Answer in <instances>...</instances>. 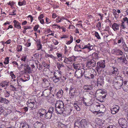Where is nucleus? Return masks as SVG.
<instances>
[{
	"label": "nucleus",
	"instance_id": "f257e3e1",
	"mask_svg": "<svg viewBox=\"0 0 128 128\" xmlns=\"http://www.w3.org/2000/svg\"><path fill=\"white\" fill-rule=\"evenodd\" d=\"M78 46V48L80 49H84L85 48H87L90 50H92L93 49V46L91 45L90 43H88L87 45L84 46V47H83V46H82L83 47V48H80V45H78L77 44H76L74 48V50L75 51L78 52L82 51V50H80V49H79L78 50L76 48H77V47Z\"/></svg>",
	"mask_w": 128,
	"mask_h": 128
},
{
	"label": "nucleus",
	"instance_id": "f03ea898",
	"mask_svg": "<svg viewBox=\"0 0 128 128\" xmlns=\"http://www.w3.org/2000/svg\"><path fill=\"white\" fill-rule=\"evenodd\" d=\"M97 64V66L96 69L98 72H100L102 68H104L105 67V62L104 60L98 62Z\"/></svg>",
	"mask_w": 128,
	"mask_h": 128
},
{
	"label": "nucleus",
	"instance_id": "7ed1b4c3",
	"mask_svg": "<svg viewBox=\"0 0 128 128\" xmlns=\"http://www.w3.org/2000/svg\"><path fill=\"white\" fill-rule=\"evenodd\" d=\"M118 123L120 126L123 128H126L128 126V122L124 118H120L118 120Z\"/></svg>",
	"mask_w": 128,
	"mask_h": 128
},
{
	"label": "nucleus",
	"instance_id": "20e7f679",
	"mask_svg": "<svg viewBox=\"0 0 128 128\" xmlns=\"http://www.w3.org/2000/svg\"><path fill=\"white\" fill-rule=\"evenodd\" d=\"M123 80L120 78V80L117 81V82H115L114 83V86L115 88L117 90L120 88L123 85Z\"/></svg>",
	"mask_w": 128,
	"mask_h": 128
},
{
	"label": "nucleus",
	"instance_id": "39448f33",
	"mask_svg": "<svg viewBox=\"0 0 128 128\" xmlns=\"http://www.w3.org/2000/svg\"><path fill=\"white\" fill-rule=\"evenodd\" d=\"M96 64V62L93 59L88 60L86 64V66L87 68L94 67Z\"/></svg>",
	"mask_w": 128,
	"mask_h": 128
},
{
	"label": "nucleus",
	"instance_id": "423d86ee",
	"mask_svg": "<svg viewBox=\"0 0 128 128\" xmlns=\"http://www.w3.org/2000/svg\"><path fill=\"white\" fill-rule=\"evenodd\" d=\"M96 106L98 108H100L98 112L100 113H103L106 110V108L104 105L102 104H98L96 105Z\"/></svg>",
	"mask_w": 128,
	"mask_h": 128
},
{
	"label": "nucleus",
	"instance_id": "0eeeda50",
	"mask_svg": "<svg viewBox=\"0 0 128 128\" xmlns=\"http://www.w3.org/2000/svg\"><path fill=\"white\" fill-rule=\"evenodd\" d=\"M119 109V106H118L116 105L114 107L111 108L110 110L112 114H115L118 111Z\"/></svg>",
	"mask_w": 128,
	"mask_h": 128
},
{
	"label": "nucleus",
	"instance_id": "6e6552de",
	"mask_svg": "<svg viewBox=\"0 0 128 128\" xmlns=\"http://www.w3.org/2000/svg\"><path fill=\"white\" fill-rule=\"evenodd\" d=\"M84 74V73L82 72L81 70H76L75 73V76L78 78H81Z\"/></svg>",
	"mask_w": 128,
	"mask_h": 128
},
{
	"label": "nucleus",
	"instance_id": "1a4fd4ad",
	"mask_svg": "<svg viewBox=\"0 0 128 128\" xmlns=\"http://www.w3.org/2000/svg\"><path fill=\"white\" fill-rule=\"evenodd\" d=\"M55 107H57V108H64V104L62 100H59L56 102L55 104Z\"/></svg>",
	"mask_w": 128,
	"mask_h": 128
},
{
	"label": "nucleus",
	"instance_id": "9d476101",
	"mask_svg": "<svg viewBox=\"0 0 128 128\" xmlns=\"http://www.w3.org/2000/svg\"><path fill=\"white\" fill-rule=\"evenodd\" d=\"M46 112V110L45 109H41L38 112V114L39 115L40 118L42 117L43 116H45Z\"/></svg>",
	"mask_w": 128,
	"mask_h": 128
},
{
	"label": "nucleus",
	"instance_id": "9b49d317",
	"mask_svg": "<svg viewBox=\"0 0 128 128\" xmlns=\"http://www.w3.org/2000/svg\"><path fill=\"white\" fill-rule=\"evenodd\" d=\"M97 80L98 81L96 85L98 87L101 86L104 84V82L103 79L101 77H99L98 78Z\"/></svg>",
	"mask_w": 128,
	"mask_h": 128
},
{
	"label": "nucleus",
	"instance_id": "f8f14e48",
	"mask_svg": "<svg viewBox=\"0 0 128 128\" xmlns=\"http://www.w3.org/2000/svg\"><path fill=\"white\" fill-rule=\"evenodd\" d=\"M124 85L122 87L123 90L125 92L128 91V81L125 80L123 82Z\"/></svg>",
	"mask_w": 128,
	"mask_h": 128
},
{
	"label": "nucleus",
	"instance_id": "ddd939ff",
	"mask_svg": "<svg viewBox=\"0 0 128 128\" xmlns=\"http://www.w3.org/2000/svg\"><path fill=\"white\" fill-rule=\"evenodd\" d=\"M55 109L56 112L58 114H62L64 111V108H57V107H55Z\"/></svg>",
	"mask_w": 128,
	"mask_h": 128
},
{
	"label": "nucleus",
	"instance_id": "4468645a",
	"mask_svg": "<svg viewBox=\"0 0 128 128\" xmlns=\"http://www.w3.org/2000/svg\"><path fill=\"white\" fill-rule=\"evenodd\" d=\"M72 110V109L71 108L70 106H68L66 107V108H64V111L66 112L64 114H65L66 115H70Z\"/></svg>",
	"mask_w": 128,
	"mask_h": 128
},
{
	"label": "nucleus",
	"instance_id": "2eb2a0df",
	"mask_svg": "<svg viewBox=\"0 0 128 128\" xmlns=\"http://www.w3.org/2000/svg\"><path fill=\"white\" fill-rule=\"evenodd\" d=\"M50 94V91L48 89H46L43 92L41 96H44V97H48Z\"/></svg>",
	"mask_w": 128,
	"mask_h": 128
},
{
	"label": "nucleus",
	"instance_id": "dca6fc26",
	"mask_svg": "<svg viewBox=\"0 0 128 128\" xmlns=\"http://www.w3.org/2000/svg\"><path fill=\"white\" fill-rule=\"evenodd\" d=\"M112 68L113 69V70L111 73V74L112 73V74H114L116 76H118L119 74L118 69L114 66H112Z\"/></svg>",
	"mask_w": 128,
	"mask_h": 128
},
{
	"label": "nucleus",
	"instance_id": "f3484780",
	"mask_svg": "<svg viewBox=\"0 0 128 128\" xmlns=\"http://www.w3.org/2000/svg\"><path fill=\"white\" fill-rule=\"evenodd\" d=\"M27 104L28 106L29 107L31 108H35L34 106H36V104L35 102H31L30 101H28Z\"/></svg>",
	"mask_w": 128,
	"mask_h": 128
},
{
	"label": "nucleus",
	"instance_id": "a211bd4d",
	"mask_svg": "<svg viewBox=\"0 0 128 128\" xmlns=\"http://www.w3.org/2000/svg\"><path fill=\"white\" fill-rule=\"evenodd\" d=\"M75 128H82L80 123V121L78 120H76L74 124Z\"/></svg>",
	"mask_w": 128,
	"mask_h": 128
},
{
	"label": "nucleus",
	"instance_id": "6ab92c4d",
	"mask_svg": "<svg viewBox=\"0 0 128 128\" xmlns=\"http://www.w3.org/2000/svg\"><path fill=\"white\" fill-rule=\"evenodd\" d=\"M119 25L116 23H114L112 26V28L114 31H116L119 30Z\"/></svg>",
	"mask_w": 128,
	"mask_h": 128
},
{
	"label": "nucleus",
	"instance_id": "aec40b11",
	"mask_svg": "<svg viewBox=\"0 0 128 128\" xmlns=\"http://www.w3.org/2000/svg\"><path fill=\"white\" fill-rule=\"evenodd\" d=\"M80 123L82 128H84L87 125V121L84 119H82L80 121Z\"/></svg>",
	"mask_w": 128,
	"mask_h": 128
},
{
	"label": "nucleus",
	"instance_id": "412c9836",
	"mask_svg": "<svg viewBox=\"0 0 128 128\" xmlns=\"http://www.w3.org/2000/svg\"><path fill=\"white\" fill-rule=\"evenodd\" d=\"M0 102L1 103H4L6 104H8L9 101L8 100L6 99L5 98H3L2 97H0Z\"/></svg>",
	"mask_w": 128,
	"mask_h": 128
},
{
	"label": "nucleus",
	"instance_id": "4be33fe9",
	"mask_svg": "<svg viewBox=\"0 0 128 128\" xmlns=\"http://www.w3.org/2000/svg\"><path fill=\"white\" fill-rule=\"evenodd\" d=\"M63 91L61 90H59V92L57 93L56 96L59 98H60L63 95Z\"/></svg>",
	"mask_w": 128,
	"mask_h": 128
},
{
	"label": "nucleus",
	"instance_id": "5701e85b",
	"mask_svg": "<svg viewBox=\"0 0 128 128\" xmlns=\"http://www.w3.org/2000/svg\"><path fill=\"white\" fill-rule=\"evenodd\" d=\"M72 66L75 69L80 70V68L81 66L80 64L74 63L73 64Z\"/></svg>",
	"mask_w": 128,
	"mask_h": 128
},
{
	"label": "nucleus",
	"instance_id": "b1692460",
	"mask_svg": "<svg viewBox=\"0 0 128 128\" xmlns=\"http://www.w3.org/2000/svg\"><path fill=\"white\" fill-rule=\"evenodd\" d=\"M52 116V114L49 112H46V114L45 117L47 119H50L51 118Z\"/></svg>",
	"mask_w": 128,
	"mask_h": 128
},
{
	"label": "nucleus",
	"instance_id": "393cba45",
	"mask_svg": "<svg viewBox=\"0 0 128 128\" xmlns=\"http://www.w3.org/2000/svg\"><path fill=\"white\" fill-rule=\"evenodd\" d=\"M83 88L85 90H92L93 88L92 86L88 85L84 86Z\"/></svg>",
	"mask_w": 128,
	"mask_h": 128
},
{
	"label": "nucleus",
	"instance_id": "a878e982",
	"mask_svg": "<svg viewBox=\"0 0 128 128\" xmlns=\"http://www.w3.org/2000/svg\"><path fill=\"white\" fill-rule=\"evenodd\" d=\"M29 126L26 123H22L20 124V128H29Z\"/></svg>",
	"mask_w": 128,
	"mask_h": 128
},
{
	"label": "nucleus",
	"instance_id": "bb28decb",
	"mask_svg": "<svg viewBox=\"0 0 128 128\" xmlns=\"http://www.w3.org/2000/svg\"><path fill=\"white\" fill-rule=\"evenodd\" d=\"M0 85L2 87L7 86L8 82L6 81L2 82L0 83Z\"/></svg>",
	"mask_w": 128,
	"mask_h": 128
},
{
	"label": "nucleus",
	"instance_id": "cd10ccee",
	"mask_svg": "<svg viewBox=\"0 0 128 128\" xmlns=\"http://www.w3.org/2000/svg\"><path fill=\"white\" fill-rule=\"evenodd\" d=\"M84 76L86 78H90V74L89 72L84 71Z\"/></svg>",
	"mask_w": 128,
	"mask_h": 128
},
{
	"label": "nucleus",
	"instance_id": "c85d7f7f",
	"mask_svg": "<svg viewBox=\"0 0 128 128\" xmlns=\"http://www.w3.org/2000/svg\"><path fill=\"white\" fill-rule=\"evenodd\" d=\"M36 126L39 128H42L43 126V124L40 122H37L36 123Z\"/></svg>",
	"mask_w": 128,
	"mask_h": 128
},
{
	"label": "nucleus",
	"instance_id": "c756f323",
	"mask_svg": "<svg viewBox=\"0 0 128 128\" xmlns=\"http://www.w3.org/2000/svg\"><path fill=\"white\" fill-rule=\"evenodd\" d=\"M20 24L18 22H16L14 24V27L18 29L20 28L21 27L20 25Z\"/></svg>",
	"mask_w": 128,
	"mask_h": 128
},
{
	"label": "nucleus",
	"instance_id": "7c9ffc66",
	"mask_svg": "<svg viewBox=\"0 0 128 128\" xmlns=\"http://www.w3.org/2000/svg\"><path fill=\"white\" fill-rule=\"evenodd\" d=\"M116 54L122 56L124 55L123 52L120 50H118L117 51Z\"/></svg>",
	"mask_w": 128,
	"mask_h": 128
},
{
	"label": "nucleus",
	"instance_id": "2f4dec72",
	"mask_svg": "<svg viewBox=\"0 0 128 128\" xmlns=\"http://www.w3.org/2000/svg\"><path fill=\"white\" fill-rule=\"evenodd\" d=\"M42 80L45 84H46V86H48V85L49 84L48 80L45 78L42 79Z\"/></svg>",
	"mask_w": 128,
	"mask_h": 128
},
{
	"label": "nucleus",
	"instance_id": "473e14b6",
	"mask_svg": "<svg viewBox=\"0 0 128 128\" xmlns=\"http://www.w3.org/2000/svg\"><path fill=\"white\" fill-rule=\"evenodd\" d=\"M17 82L18 83V86H20V85L19 84V82H20V80H22V82H26V81H27V80H23L22 78H21L19 80L18 78L17 79Z\"/></svg>",
	"mask_w": 128,
	"mask_h": 128
},
{
	"label": "nucleus",
	"instance_id": "72a5a7b5",
	"mask_svg": "<svg viewBox=\"0 0 128 128\" xmlns=\"http://www.w3.org/2000/svg\"><path fill=\"white\" fill-rule=\"evenodd\" d=\"M48 112H50L52 114L54 112V108L52 107H50Z\"/></svg>",
	"mask_w": 128,
	"mask_h": 128
},
{
	"label": "nucleus",
	"instance_id": "f704fd0d",
	"mask_svg": "<svg viewBox=\"0 0 128 128\" xmlns=\"http://www.w3.org/2000/svg\"><path fill=\"white\" fill-rule=\"evenodd\" d=\"M59 78H57L56 77V76L55 77H53V81L54 82H58L59 80Z\"/></svg>",
	"mask_w": 128,
	"mask_h": 128
},
{
	"label": "nucleus",
	"instance_id": "c9c22d12",
	"mask_svg": "<svg viewBox=\"0 0 128 128\" xmlns=\"http://www.w3.org/2000/svg\"><path fill=\"white\" fill-rule=\"evenodd\" d=\"M56 55L58 56V58H59V59L60 60H62V54L60 53H56Z\"/></svg>",
	"mask_w": 128,
	"mask_h": 128
},
{
	"label": "nucleus",
	"instance_id": "e433bc0d",
	"mask_svg": "<svg viewBox=\"0 0 128 128\" xmlns=\"http://www.w3.org/2000/svg\"><path fill=\"white\" fill-rule=\"evenodd\" d=\"M22 50V46L21 45H18L16 49V50L18 52L21 51Z\"/></svg>",
	"mask_w": 128,
	"mask_h": 128
},
{
	"label": "nucleus",
	"instance_id": "4c0bfd02",
	"mask_svg": "<svg viewBox=\"0 0 128 128\" xmlns=\"http://www.w3.org/2000/svg\"><path fill=\"white\" fill-rule=\"evenodd\" d=\"M70 40L67 42V43H66L67 44H69L72 42L73 40V38L72 36H71L70 37Z\"/></svg>",
	"mask_w": 128,
	"mask_h": 128
},
{
	"label": "nucleus",
	"instance_id": "58836bf2",
	"mask_svg": "<svg viewBox=\"0 0 128 128\" xmlns=\"http://www.w3.org/2000/svg\"><path fill=\"white\" fill-rule=\"evenodd\" d=\"M95 36L98 39H100V37L98 33L97 32H95Z\"/></svg>",
	"mask_w": 128,
	"mask_h": 128
},
{
	"label": "nucleus",
	"instance_id": "ea45409f",
	"mask_svg": "<svg viewBox=\"0 0 128 128\" xmlns=\"http://www.w3.org/2000/svg\"><path fill=\"white\" fill-rule=\"evenodd\" d=\"M9 58L8 57H6L5 58V60L4 62V63L5 64H8L9 63Z\"/></svg>",
	"mask_w": 128,
	"mask_h": 128
},
{
	"label": "nucleus",
	"instance_id": "a19ab883",
	"mask_svg": "<svg viewBox=\"0 0 128 128\" xmlns=\"http://www.w3.org/2000/svg\"><path fill=\"white\" fill-rule=\"evenodd\" d=\"M124 74H127L128 75V68H125V71H124Z\"/></svg>",
	"mask_w": 128,
	"mask_h": 128
},
{
	"label": "nucleus",
	"instance_id": "79ce46f5",
	"mask_svg": "<svg viewBox=\"0 0 128 128\" xmlns=\"http://www.w3.org/2000/svg\"><path fill=\"white\" fill-rule=\"evenodd\" d=\"M30 68L28 66H27L26 69V71L28 73H30Z\"/></svg>",
	"mask_w": 128,
	"mask_h": 128
},
{
	"label": "nucleus",
	"instance_id": "37998d69",
	"mask_svg": "<svg viewBox=\"0 0 128 128\" xmlns=\"http://www.w3.org/2000/svg\"><path fill=\"white\" fill-rule=\"evenodd\" d=\"M70 62L68 60V59L67 58H64V63H66V64H68Z\"/></svg>",
	"mask_w": 128,
	"mask_h": 128
},
{
	"label": "nucleus",
	"instance_id": "c03bdc74",
	"mask_svg": "<svg viewBox=\"0 0 128 128\" xmlns=\"http://www.w3.org/2000/svg\"><path fill=\"white\" fill-rule=\"evenodd\" d=\"M16 10H13V12H10L9 14L10 15L14 16L16 14L15 13Z\"/></svg>",
	"mask_w": 128,
	"mask_h": 128
},
{
	"label": "nucleus",
	"instance_id": "a18cd8bd",
	"mask_svg": "<svg viewBox=\"0 0 128 128\" xmlns=\"http://www.w3.org/2000/svg\"><path fill=\"white\" fill-rule=\"evenodd\" d=\"M4 112L3 108L2 107H1L0 106V115L3 113Z\"/></svg>",
	"mask_w": 128,
	"mask_h": 128
},
{
	"label": "nucleus",
	"instance_id": "49530a36",
	"mask_svg": "<svg viewBox=\"0 0 128 128\" xmlns=\"http://www.w3.org/2000/svg\"><path fill=\"white\" fill-rule=\"evenodd\" d=\"M57 26V28H59L60 29V27L59 26H58L57 24H53L52 25V27L54 28H54V26Z\"/></svg>",
	"mask_w": 128,
	"mask_h": 128
},
{
	"label": "nucleus",
	"instance_id": "de8ad7c7",
	"mask_svg": "<svg viewBox=\"0 0 128 128\" xmlns=\"http://www.w3.org/2000/svg\"><path fill=\"white\" fill-rule=\"evenodd\" d=\"M32 27L30 26H25L24 28V29L25 30H27L28 29H30Z\"/></svg>",
	"mask_w": 128,
	"mask_h": 128
},
{
	"label": "nucleus",
	"instance_id": "09e8293b",
	"mask_svg": "<svg viewBox=\"0 0 128 128\" xmlns=\"http://www.w3.org/2000/svg\"><path fill=\"white\" fill-rule=\"evenodd\" d=\"M47 56L48 57H50L53 59H54L55 58L52 54H48Z\"/></svg>",
	"mask_w": 128,
	"mask_h": 128
},
{
	"label": "nucleus",
	"instance_id": "8fccbe9b",
	"mask_svg": "<svg viewBox=\"0 0 128 128\" xmlns=\"http://www.w3.org/2000/svg\"><path fill=\"white\" fill-rule=\"evenodd\" d=\"M128 18L126 17H125L124 18H123V20L122 21V23L121 24H124V23L125 22H127V21H125V20H126V18Z\"/></svg>",
	"mask_w": 128,
	"mask_h": 128
},
{
	"label": "nucleus",
	"instance_id": "3c124183",
	"mask_svg": "<svg viewBox=\"0 0 128 128\" xmlns=\"http://www.w3.org/2000/svg\"><path fill=\"white\" fill-rule=\"evenodd\" d=\"M44 16L43 14H41L40 15V16L38 17V19L39 20H40V19H42L43 18Z\"/></svg>",
	"mask_w": 128,
	"mask_h": 128
},
{
	"label": "nucleus",
	"instance_id": "603ef678",
	"mask_svg": "<svg viewBox=\"0 0 128 128\" xmlns=\"http://www.w3.org/2000/svg\"><path fill=\"white\" fill-rule=\"evenodd\" d=\"M46 22L47 24H49L51 22L50 20L48 19L47 18H46Z\"/></svg>",
	"mask_w": 128,
	"mask_h": 128
},
{
	"label": "nucleus",
	"instance_id": "864d4df0",
	"mask_svg": "<svg viewBox=\"0 0 128 128\" xmlns=\"http://www.w3.org/2000/svg\"><path fill=\"white\" fill-rule=\"evenodd\" d=\"M74 88H72L70 89V92L72 94V95H74V93L75 91L73 92V91H72V90L73 89H74Z\"/></svg>",
	"mask_w": 128,
	"mask_h": 128
},
{
	"label": "nucleus",
	"instance_id": "5fc2aeb1",
	"mask_svg": "<svg viewBox=\"0 0 128 128\" xmlns=\"http://www.w3.org/2000/svg\"><path fill=\"white\" fill-rule=\"evenodd\" d=\"M38 27V25H36L34 28V30L36 31Z\"/></svg>",
	"mask_w": 128,
	"mask_h": 128
},
{
	"label": "nucleus",
	"instance_id": "6e6d98bb",
	"mask_svg": "<svg viewBox=\"0 0 128 128\" xmlns=\"http://www.w3.org/2000/svg\"><path fill=\"white\" fill-rule=\"evenodd\" d=\"M24 2H18V4L20 6H22L24 4Z\"/></svg>",
	"mask_w": 128,
	"mask_h": 128
},
{
	"label": "nucleus",
	"instance_id": "4d7b16f0",
	"mask_svg": "<svg viewBox=\"0 0 128 128\" xmlns=\"http://www.w3.org/2000/svg\"><path fill=\"white\" fill-rule=\"evenodd\" d=\"M122 61L125 64L127 63V61L126 60V58H124L122 60Z\"/></svg>",
	"mask_w": 128,
	"mask_h": 128
},
{
	"label": "nucleus",
	"instance_id": "13d9d810",
	"mask_svg": "<svg viewBox=\"0 0 128 128\" xmlns=\"http://www.w3.org/2000/svg\"><path fill=\"white\" fill-rule=\"evenodd\" d=\"M123 40V39L122 38H120V39L118 40V44L122 42Z\"/></svg>",
	"mask_w": 128,
	"mask_h": 128
},
{
	"label": "nucleus",
	"instance_id": "bf43d9fd",
	"mask_svg": "<svg viewBox=\"0 0 128 128\" xmlns=\"http://www.w3.org/2000/svg\"><path fill=\"white\" fill-rule=\"evenodd\" d=\"M0 128H6V127L4 124H2L0 126Z\"/></svg>",
	"mask_w": 128,
	"mask_h": 128
},
{
	"label": "nucleus",
	"instance_id": "052dcab7",
	"mask_svg": "<svg viewBox=\"0 0 128 128\" xmlns=\"http://www.w3.org/2000/svg\"><path fill=\"white\" fill-rule=\"evenodd\" d=\"M28 101H30V102H35V103L36 100L34 99H30V100H28Z\"/></svg>",
	"mask_w": 128,
	"mask_h": 128
},
{
	"label": "nucleus",
	"instance_id": "680f3d73",
	"mask_svg": "<svg viewBox=\"0 0 128 128\" xmlns=\"http://www.w3.org/2000/svg\"><path fill=\"white\" fill-rule=\"evenodd\" d=\"M64 66L63 64V63H62L59 64V67H60V68L63 67Z\"/></svg>",
	"mask_w": 128,
	"mask_h": 128
},
{
	"label": "nucleus",
	"instance_id": "e2e57ef3",
	"mask_svg": "<svg viewBox=\"0 0 128 128\" xmlns=\"http://www.w3.org/2000/svg\"><path fill=\"white\" fill-rule=\"evenodd\" d=\"M25 112H26L28 111V108L27 107H24L23 108Z\"/></svg>",
	"mask_w": 128,
	"mask_h": 128
},
{
	"label": "nucleus",
	"instance_id": "0e129e2a",
	"mask_svg": "<svg viewBox=\"0 0 128 128\" xmlns=\"http://www.w3.org/2000/svg\"><path fill=\"white\" fill-rule=\"evenodd\" d=\"M26 56H24V57H22L21 58V60H23V61L25 62L26 60Z\"/></svg>",
	"mask_w": 128,
	"mask_h": 128
},
{
	"label": "nucleus",
	"instance_id": "69168bd1",
	"mask_svg": "<svg viewBox=\"0 0 128 128\" xmlns=\"http://www.w3.org/2000/svg\"><path fill=\"white\" fill-rule=\"evenodd\" d=\"M52 16L53 18H55L57 16V15L55 13H53L52 14Z\"/></svg>",
	"mask_w": 128,
	"mask_h": 128
},
{
	"label": "nucleus",
	"instance_id": "338daca9",
	"mask_svg": "<svg viewBox=\"0 0 128 128\" xmlns=\"http://www.w3.org/2000/svg\"><path fill=\"white\" fill-rule=\"evenodd\" d=\"M40 23L42 24H43L44 23V20L43 19H40Z\"/></svg>",
	"mask_w": 128,
	"mask_h": 128
},
{
	"label": "nucleus",
	"instance_id": "774afa93",
	"mask_svg": "<svg viewBox=\"0 0 128 128\" xmlns=\"http://www.w3.org/2000/svg\"><path fill=\"white\" fill-rule=\"evenodd\" d=\"M70 128V124H68L65 126V127L64 126V128Z\"/></svg>",
	"mask_w": 128,
	"mask_h": 128
}]
</instances>
